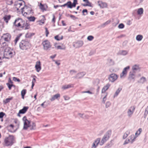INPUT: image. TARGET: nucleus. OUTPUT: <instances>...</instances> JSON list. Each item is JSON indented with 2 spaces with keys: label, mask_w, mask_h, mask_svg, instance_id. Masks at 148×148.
Instances as JSON below:
<instances>
[{
  "label": "nucleus",
  "mask_w": 148,
  "mask_h": 148,
  "mask_svg": "<svg viewBox=\"0 0 148 148\" xmlns=\"http://www.w3.org/2000/svg\"><path fill=\"white\" fill-rule=\"evenodd\" d=\"M15 55L14 51L9 47H6L4 50L3 56L7 59L11 58Z\"/></svg>",
  "instance_id": "f257e3e1"
},
{
  "label": "nucleus",
  "mask_w": 148,
  "mask_h": 148,
  "mask_svg": "<svg viewBox=\"0 0 148 148\" xmlns=\"http://www.w3.org/2000/svg\"><path fill=\"white\" fill-rule=\"evenodd\" d=\"M29 42L25 40H22L19 44L20 48L23 50H25L31 47Z\"/></svg>",
  "instance_id": "f03ea898"
},
{
  "label": "nucleus",
  "mask_w": 148,
  "mask_h": 148,
  "mask_svg": "<svg viewBox=\"0 0 148 148\" xmlns=\"http://www.w3.org/2000/svg\"><path fill=\"white\" fill-rule=\"evenodd\" d=\"M111 130H109L106 133L100 143V145H103L104 143L109 139L111 135Z\"/></svg>",
  "instance_id": "7ed1b4c3"
},
{
  "label": "nucleus",
  "mask_w": 148,
  "mask_h": 148,
  "mask_svg": "<svg viewBox=\"0 0 148 148\" xmlns=\"http://www.w3.org/2000/svg\"><path fill=\"white\" fill-rule=\"evenodd\" d=\"M32 124H31V121H24L23 129L26 130L28 127H32L31 128H30L31 130L35 129L36 126L35 124L33 122H32Z\"/></svg>",
  "instance_id": "20e7f679"
},
{
  "label": "nucleus",
  "mask_w": 148,
  "mask_h": 148,
  "mask_svg": "<svg viewBox=\"0 0 148 148\" xmlns=\"http://www.w3.org/2000/svg\"><path fill=\"white\" fill-rule=\"evenodd\" d=\"M73 3L71 1H68L66 3L63 5H60L61 7H65L66 6L67 8H72L73 7H75L76 6V5L78 3L77 0H73Z\"/></svg>",
  "instance_id": "39448f33"
},
{
  "label": "nucleus",
  "mask_w": 148,
  "mask_h": 148,
  "mask_svg": "<svg viewBox=\"0 0 148 148\" xmlns=\"http://www.w3.org/2000/svg\"><path fill=\"white\" fill-rule=\"evenodd\" d=\"M13 140L14 136L12 135H10L8 137L5 138L4 139L5 146L12 145L13 144Z\"/></svg>",
  "instance_id": "423d86ee"
},
{
  "label": "nucleus",
  "mask_w": 148,
  "mask_h": 148,
  "mask_svg": "<svg viewBox=\"0 0 148 148\" xmlns=\"http://www.w3.org/2000/svg\"><path fill=\"white\" fill-rule=\"evenodd\" d=\"M118 77V76L115 73H112L110 74L108 77L110 82L112 83L114 82Z\"/></svg>",
  "instance_id": "0eeeda50"
},
{
  "label": "nucleus",
  "mask_w": 148,
  "mask_h": 148,
  "mask_svg": "<svg viewBox=\"0 0 148 148\" xmlns=\"http://www.w3.org/2000/svg\"><path fill=\"white\" fill-rule=\"evenodd\" d=\"M23 21L21 18H18L15 20L14 23V25L16 27H19L22 25Z\"/></svg>",
  "instance_id": "6e6552de"
},
{
  "label": "nucleus",
  "mask_w": 148,
  "mask_h": 148,
  "mask_svg": "<svg viewBox=\"0 0 148 148\" xmlns=\"http://www.w3.org/2000/svg\"><path fill=\"white\" fill-rule=\"evenodd\" d=\"M42 44L44 49L46 50H48L49 48H51V46L49 42L47 40L44 41L42 42Z\"/></svg>",
  "instance_id": "1a4fd4ad"
},
{
  "label": "nucleus",
  "mask_w": 148,
  "mask_h": 148,
  "mask_svg": "<svg viewBox=\"0 0 148 148\" xmlns=\"http://www.w3.org/2000/svg\"><path fill=\"white\" fill-rule=\"evenodd\" d=\"M11 36L9 33H6L3 34L1 38L3 39L5 41L9 42L11 40Z\"/></svg>",
  "instance_id": "9d476101"
},
{
  "label": "nucleus",
  "mask_w": 148,
  "mask_h": 148,
  "mask_svg": "<svg viewBox=\"0 0 148 148\" xmlns=\"http://www.w3.org/2000/svg\"><path fill=\"white\" fill-rule=\"evenodd\" d=\"M130 66H127L123 69L122 72L120 75L121 78H122L124 76H126L127 73V71L130 69Z\"/></svg>",
  "instance_id": "9b49d317"
},
{
  "label": "nucleus",
  "mask_w": 148,
  "mask_h": 148,
  "mask_svg": "<svg viewBox=\"0 0 148 148\" xmlns=\"http://www.w3.org/2000/svg\"><path fill=\"white\" fill-rule=\"evenodd\" d=\"M135 110V107L134 106H131L127 112L128 116H131L134 113Z\"/></svg>",
  "instance_id": "f8f14e48"
},
{
  "label": "nucleus",
  "mask_w": 148,
  "mask_h": 148,
  "mask_svg": "<svg viewBox=\"0 0 148 148\" xmlns=\"http://www.w3.org/2000/svg\"><path fill=\"white\" fill-rule=\"evenodd\" d=\"M135 71H130L129 73L128 77V79L130 80L133 79L135 80Z\"/></svg>",
  "instance_id": "ddd939ff"
},
{
  "label": "nucleus",
  "mask_w": 148,
  "mask_h": 148,
  "mask_svg": "<svg viewBox=\"0 0 148 148\" xmlns=\"http://www.w3.org/2000/svg\"><path fill=\"white\" fill-rule=\"evenodd\" d=\"M28 108L29 107L28 106H24L22 109L19 110L18 113V116H20V114L25 113L27 111Z\"/></svg>",
  "instance_id": "4468645a"
},
{
  "label": "nucleus",
  "mask_w": 148,
  "mask_h": 148,
  "mask_svg": "<svg viewBox=\"0 0 148 148\" xmlns=\"http://www.w3.org/2000/svg\"><path fill=\"white\" fill-rule=\"evenodd\" d=\"M22 23V25L20 26L21 28H23L24 29H28L29 28V25L28 23L24 21H23Z\"/></svg>",
  "instance_id": "2eb2a0df"
},
{
  "label": "nucleus",
  "mask_w": 148,
  "mask_h": 148,
  "mask_svg": "<svg viewBox=\"0 0 148 148\" xmlns=\"http://www.w3.org/2000/svg\"><path fill=\"white\" fill-rule=\"evenodd\" d=\"M86 74L84 72H82L78 73L75 76L73 77L75 78L79 79L82 77Z\"/></svg>",
  "instance_id": "dca6fc26"
},
{
  "label": "nucleus",
  "mask_w": 148,
  "mask_h": 148,
  "mask_svg": "<svg viewBox=\"0 0 148 148\" xmlns=\"http://www.w3.org/2000/svg\"><path fill=\"white\" fill-rule=\"evenodd\" d=\"M97 2L99 6L101 8H106L107 6V4L106 2H103L101 1H98Z\"/></svg>",
  "instance_id": "f3484780"
},
{
  "label": "nucleus",
  "mask_w": 148,
  "mask_h": 148,
  "mask_svg": "<svg viewBox=\"0 0 148 148\" xmlns=\"http://www.w3.org/2000/svg\"><path fill=\"white\" fill-rule=\"evenodd\" d=\"M83 44V42L82 41H79L76 42L75 44L73 45L74 47L79 48L81 47Z\"/></svg>",
  "instance_id": "a211bd4d"
},
{
  "label": "nucleus",
  "mask_w": 148,
  "mask_h": 148,
  "mask_svg": "<svg viewBox=\"0 0 148 148\" xmlns=\"http://www.w3.org/2000/svg\"><path fill=\"white\" fill-rule=\"evenodd\" d=\"M35 67L37 72H39L41 69L40 63V61L37 62L36 63Z\"/></svg>",
  "instance_id": "6ab92c4d"
},
{
  "label": "nucleus",
  "mask_w": 148,
  "mask_h": 148,
  "mask_svg": "<svg viewBox=\"0 0 148 148\" xmlns=\"http://www.w3.org/2000/svg\"><path fill=\"white\" fill-rule=\"evenodd\" d=\"M110 86V84L108 83L102 89L101 92L102 93H104L105 91L107 90Z\"/></svg>",
  "instance_id": "aec40b11"
},
{
  "label": "nucleus",
  "mask_w": 148,
  "mask_h": 148,
  "mask_svg": "<svg viewBox=\"0 0 148 148\" xmlns=\"http://www.w3.org/2000/svg\"><path fill=\"white\" fill-rule=\"evenodd\" d=\"M60 97V95L59 94H57L55 95H53L50 100L51 101L54 100L55 99H57Z\"/></svg>",
  "instance_id": "412c9836"
},
{
  "label": "nucleus",
  "mask_w": 148,
  "mask_h": 148,
  "mask_svg": "<svg viewBox=\"0 0 148 148\" xmlns=\"http://www.w3.org/2000/svg\"><path fill=\"white\" fill-rule=\"evenodd\" d=\"M133 71H140V69L139 66L137 65H134L132 67Z\"/></svg>",
  "instance_id": "4be33fe9"
},
{
  "label": "nucleus",
  "mask_w": 148,
  "mask_h": 148,
  "mask_svg": "<svg viewBox=\"0 0 148 148\" xmlns=\"http://www.w3.org/2000/svg\"><path fill=\"white\" fill-rule=\"evenodd\" d=\"M20 1H23V2H24V1L22 0H18L17 1L15 2L14 5L20 7L23 4L22 2H19Z\"/></svg>",
  "instance_id": "5701e85b"
},
{
  "label": "nucleus",
  "mask_w": 148,
  "mask_h": 148,
  "mask_svg": "<svg viewBox=\"0 0 148 148\" xmlns=\"http://www.w3.org/2000/svg\"><path fill=\"white\" fill-rule=\"evenodd\" d=\"M11 18V16L9 15H5L3 17V19L4 21L6 23L8 22V21Z\"/></svg>",
  "instance_id": "b1692460"
},
{
  "label": "nucleus",
  "mask_w": 148,
  "mask_h": 148,
  "mask_svg": "<svg viewBox=\"0 0 148 148\" xmlns=\"http://www.w3.org/2000/svg\"><path fill=\"white\" fill-rule=\"evenodd\" d=\"M107 63L109 66L113 65L114 64V62L112 59H108Z\"/></svg>",
  "instance_id": "393cba45"
},
{
  "label": "nucleus",
  "mask_w": 148,
  "mask_h": 148,
  "mask_svg": "<svg viewBox=\"0 0 148 148\" xmlns=\"http://www.w3.org/2000/svg\"><path fill=\"white\" fill-rule=\"evenodd\" d=\"M13 97H11L10 98H7L5 100H3V103L4 104H6L10 102V101L11 100L13 99Z\"/></svg>",
  "instance_id": "a878e982"
},
{
  "label": "nucleus",
  "mask_w": 148,
  "mask_h": 148,
  "mask_svg": "<svg viewBox=\"0 0 148 148\" xmlns=\"http://www.w3.org/2000/svg\"><path fill=\"white\" fill-rule=\"evenodd\" d=\"M78 115L80 117L83 118V119H88V115H84V114H81L80 113H78Z\"/></svg>",
  "instance_id": "bb28decb"
},
{
  "label": "nucleus",
  "mask_w": 148,
  "mask_h": 148,
  "mask_svg": "<svg viewBox=\"0 0 148 148\" xmlns=\"http://www.w3.org/2000/svg\"><path fill=\"white\" fill-rule=\"evenodd\" d=\"M110 20H108L105 23L101 24L100 25V27L103 28L105 27L106 25L110 24Z\"/></svg>",
  "instance_id": "cd10ccee"
},
{
  "label": "nucleus",
  "mask_w": 148,
  "mask_h": 148,
  "mask_svg": "<svg viewBox=\"0 0 148 148\" xmlns=\"http://www.w3.org/2000/svg\"><path fill=\"white\" fill-rule=\"evenodd\" d=\"M143 9L142 8H140L138 9L137 12L138 15H141L143 14Z\"/></svg>",
  "instance_id": "c85d7f7f"
},
{
  "label": "nucleus",
  "mask_w": 148,
  "mask_h": 148,
  "mask_svg": "<svg viewBox=\"0 0 148 148\" xmlns=\"http://www.w3.org/2000/svg\"><path fill=\"white\" fill-rule=\"evenodd\" d=\"M130 132L129 130L127 131L124 134L123 137V139H125L126 138L128 135L130 134Z\"/></svg>",
  "instance_id": "c756f323"
},
{
  "label": "nucleus",
  "mask_w": 148,
  "mask_h": 148,
  "mask_svg": "<svg viewBox=\"0 0 148 148\" xmlns=\"http://www.w3.org/2000/svg\"><path fill=\"white\" fill-rule=\"evenodd\" d=\"M121 88H119L116 90L114 96V97L117 96L120 91H121Z\"/></svg>",
  "instance_id": "7c9ffc66"
},
{
  "label": "nucleus",
  "mask_w": 148,
  "mask_h": 148,
  "mask_svg": "<svg viewBox=\"0 0 148 148\" xmlns=\"http://www.w3.org/2000/svg\"><path fill=\"white\" fill-rule=\"evenodd\" d=\"M146 81V78L144 77H143L140 78L139 82L142 84H143Z\"/></svg>",
  "instance_id": "2f4dec72"
},
{
  "label": "nucleus",
  "mask_w": 148,
  "mask_h": 148,
  "mask_svg": "<svg viewBox=\"0 0 148 148\" xmlns=\"http://www.w3.org/2000/svg\"><path fill=\"white\" fill-rule=\"evenodd\" d=\"M71 87V84L66 85L62 86V89L63 90H65L70 88Z\"/></svg>",
  "instance_id": "473e14b6"
},
{
  "label": "nucleus",
  "mask_w": 148,
  "mask_h": 148,
  "mask_svg": "<svg viewBox=\"0 0 148 148\" xmlns=\"http://www.w3.org/2000/svg\"><path fill=\"white\" fill-rule=\"evenodd\" d=\"M27 12H25L24 13V14L26 13V14H30L33 13V12H32V10L31 8L28 7L27 8Z\"/></svg>",
  "instance_id": "72a5a7b5"
},
{
  "label": "nucleus",
  "mask_w": 148,
  "mask_h": 148,
  "mask_svg": "<svg viewBox=\"0 0 148 148\" xmlns=\"http://www.w3.org/2000/svg\"><path fill=\"white\" fill-rule=\"evenodd\" d=\"M84 2H85L86 3V4L88 5V6L92 7H93V4L91 3L88 0H83Z\"/></svg>",
  "instance_id": "f704fd0d"
},
{
  "label": "nucleus",
  "mask_w": 148,
  "mask_h": 148,
  "mask_svg": "<svg viewBox=\"0 0 148 148\" xmlns=\"http://www.w3.org/2000/svg\"><path fill=\"white\" fill-rule=\"evenodd\" d=\"M143 38V36L141 35H137L136 37V40L138 41H140Z\"/></svg>",
  "instance_id": "c9c22d12"
},
{
  "label": "nucleus",
  "mask_w": 148,
  "mask_h": 148,
  "mask_svg": "<svg viewBox=\"0 0 148 148\" xmlns=\"http://www.w3.org/2000/svg\"><path fill=\"white\" fill-rule=\"evenodd\" d=\"M142 131V129L141 128L139 129L135 133L136 136V137L138 136L140 134Z\"/></svg>",
  "instance_id": "e433bc0d"
},
{
  "label": "nucleus",
  "mask_w": 148,
  "mask_h": 148,
  "mask_svg": "<svg viewBox=\"0 0 148 148\" xmlns=\"http://www.w3.org/2000/svg\"><path fill=\"white\" fill-rule=\"evenodd\" d=\"M128 53V51L126 50H121L120 51V54L123 56L126 55Z\"/></svg>",
  "instance_id": "4c0bfd02"
},
{
  "label": "nucleus",
  "mask_w": 148,
  "mask_h": 148,
  "mask_svg": "<svg viewBox=\"0 0 148 148\" xmlns=\"http://www.w3.org/2000/svg\"><path fill=\"white\" fill-rule=\"evenodd\" d=\"M27 18L30 21H34L36 19V18L34 16L28 17Z\"/></svg>",
  "instance_id": "58836bf2"
},
{
  "label": "nucleus",
  "mask_w": 148,
  "mask_h": 148,
  "mask_svg": "<svg viewBox=\"0 0 148 148\" xmlns=\"http://www.w3.org/2000/svg\"><path fill=\"white\" fill-rule=\"evenodd\" d=\"M55 39L57 40H62L63 38V36H62L61 37H59V35H58L55 36Z\"/></svg>",
  "instance_id": "ea45409f"
},
{
  "label": "nucleus",
  "mask_w": 148,
  "mask_h": 148,
  "mask_svg": "<svg viewBox=\"0 0 148 148\" xmlns=\"http://www.w3.org/2000/svg\"><path fill=\"white\" fill-rule=\"evenodd\" d=\"M100 138H98L95 140V141L94 143H96V144L97 145L99 143H100Z\"/></svg>",
  "instance_id": "a19ab883"
},
{
  "label": "nucleus",
  "mask_w": 148,
  "mask_h": 148,
  "mask_svg": "<svg viewBox=\"0 0 148 148\" xmlns=\"http://www.w3.org/2000/svg\"><path fill=\"white\" fill-rule=\"evenodd\" d=\"M94 38V37L93 36H88L87 39L89 41H91L93 40Z\"/></svg>",
  "instance_id": "79ce46f5"
},
{
  "label": "nucleus",
  "mask_w": 148,
  "mask_h": 148,
  "mask_svg": "<svg viewBox=\"0 0 148 148\" xmlns=\"http://www.w3.org/2000/svg\"><path fill=\"white\" fill-rule=\"evenodd\" d=\"M21 34H20L18 36H17L15 39V44L17 42L18 40L19 39L20 37L21 36Z\"/></svg>",
  "instance_id": "37998d69"
},
{
  "label": "nucleus",
  "mask_w": 148,
  "mask_h": 148,
  "mask_svg": "<svg viewBox=\"0 0 148 148\" xmlns=\"http://www.w3.org/2000/svg\"><path fill=\"white\" fill-rule=\"evenodd\" d=\"M6 84L8 86L9 90H10L11 89L12 87L14 86L12 84H10L9 83H7Z\"/></svg>",
  "instance_id": "c03bdc74"
},
{
  "label": "nucleus",
  "mask_w": 148,
  "mask_h": 148,
  "mask_svg": "<svg viewBox=\"0 0 148 148\" xmlns=\"http://www.w3.org/2000/svg\"><path fill=\"white\" fill-rule=\"evenodd\" d=\"M36 81V79L35 78H33L32 82V86H31V88L33 89V87L34 85V82Z\"/></svg>",
  "instance_id": "a18cd8bd"
},
{
  "label": "nucleus",
  "mask_w": 148,
  "mask_h": 148,
  "mask_svg": "<svg viewBox=\"0 0 148 148\" xmlns=\"http://www.w3.org/2000/svg\"><path fill=\"white\" fill-rule=\"evenodd\" d=\"M124 27V25L123 23H121L118 25V28L119 29H123Z\"/></svg>",
  "instance_id": "49530a36"
},
{
  "label": "nucleus",
  "mask_w": 148,
  "mask_h": 148,
  "mask_svg": "<svg viewBox=\"0 0 148 148\" xmlns=\"http://www.w3.org/2000/svg\"><path fill=\"white\" fill-rule=\"evenodd\" d=\"M111 103L110 101H107L106 105V108H108L111 105Z\"/></svg>",
  "instance_id": "de8ad7c7"
},
{
  "label": "nucleus",
  "mask_w": 148,
  "mask_h": 148,
  "mask_svg": "<svg viewBox=\"0 0 148 148\" xmlns=\"http://www.w3.org/2000/svg\"><path fill=\"white\" fill-rule=\"evenodd\" d=\"M26 92V90L25 89L21 91V95H25Z\"/></svg>",
  "instance_id": "09e8293b"
},
{
  "label": "nucleus",
  "mask_w": 148,
  "mask_h": 148,
  "mask_svg": "<svg viewBox=\"0 0 148 148\" xmlns=\"http://www.w3.org/2000/svg\"><path fill=\"white\" fill-rule=\"evenodd\" d=\"M107 94H106V95L104 96V97H103V99L102 102L105 103V101L106 100V97L107 96Z\"/></svg>",
  "instance_id": "8fccbe9b"
},
{
  "label": "nucleus",
  "mask_w": 148,
  "mask_h": 148,
  "mask_svg": "<svg viewBox=\"0 0 148 148\" xmlns=\"http://www.w3.org/2000/svg\"><path fill=\"white\" fill-rule=\"evenodd\" d=\"M70 16L72 19L73 20L78 19V18L77 17H75V16L73 15H70Z\"/></svg>",
  "instance_id": "3c124183"
},
{
  "label": "nucleus",
  "mask_w": 148,
  "mask_h": 148,
  "mask_svg": "<svg viewBox=\"0 0 148 148\" xmlns=\"http://www.w3.org/2000/svg\"><path fill=\"white\" fill-rule=\"evenodd\" d=\"M13 80L14 81H17L18 82H19L20 81V80L19 79H18L16 77H13Z\"/></svg>",
  "instance_id": "603ef678"
},
{
  "label": "nucleus",
  "mask_w": 148,
  "mask_h": 148,
  "mask_svg": "<svg viewBox=\"0 0 148 148\" xmlns=\"http://www.w3.org/2000/svg\"><path fill=\"white\" fill-rule=\"evenodd\" d=\"M29 34H30L29 33H27L25 35L26 37L29 38L31 37L32 36V35H30Z\"/></svg>",
  "instance_id": "864d4df0"
},
{
  "label": "nucleus",
  "mask_w": 148,
  "mask_h": 148,
  "mask_svg": "<svg viewBox=\"0 0 148 148\" xmlns=\"http://www.w3.org/2000/svg\"><path fill=\"white\" fill-rule=\"evenodd\" d=\"M45 32H46V36L47 37L48 34L49 33V32L47 28V27L45 28Z\"/></svg>",
  "instance_id": "5fc2aeb1"
},
{
  "label": "nucleus",
  "mask_w": 148,
  "mask_h": 148,
  "mask_svg": "<svg viewBox=\"0 0 148 148\" xmlns=\"http://www.w3.org/2000/svg\"><path fill=\"white\" fill-rule=\"evenodd\" d=\"M63 97L64 98V99L65 100H69L70 98L69 97L66 95L64 96Z\"/></svg>",
  "instance_id": "6e6d98bb"
},
{
  "label": "nucleus",
  "mask_w": 148,
  "mask_h": 148,
  "mask_svg": "<svg viewBox=\"0 0 148 148\" xmlns=\"http://www.w3.org/2000/svg\"><path fill=\"white\" fill-rule=\"evenodd\" d=\"M70 72L71 75H73V73H76L77 71L75 70H72L70 71Z\"/></svg>",
  "instance_id": "4d7b16f0"
},
{
  "label": "nucleus",
  "mask_w": 148,
  "mask_h": 148,
  "mask_svg": "<svg viewBox=\"0 0 148 148\" xmlns=\"http://www.w3.org/2000/svg\"><path fill=\"white\" fill-rule=\"evenodd\" d=\"M5 114L3 112H0V118H2Z\"/></svg>",
  "instance_id": "13d9d810"
},
{
  "label": "nucleus",
  "mask_w": 148,
  "mask_h": 148,
  "mask_svg": "<svg viewBox=\"0 0 148 148\" xmlns=\"http://www.w3.org/2000/svg\"><path fill=\"white\" fill-rule=\"evenodd\" d=\"M130 140L128 139V140H126L124 142V143H123V145H125L126 144H127L129 143L130 142Z\"/></svg>",
  "instance_id": "bf43d9fd"
},
{
  "label": "nucleus",
  "mask_w": 148,
  "mask_h": 148,
  "mask_svg": "<svg viewBox=\"0 0 148 148\" xmlns=\"http://www.w3.org/2000/svg\"><path fill=\"white\" fill-rule=\"evenodd\" d=\"M82 12V13H83V15H85V14H84V12H86L87 13L86 14H87V10L86 9H84V10H83Z\"/></svg>",
  "instance_id": "052dcab7"
},
{
  "label": "nucleus",
  "mask_w": 148,
  "mask_h": 148,
  "mask_svg": "<svg viewBox=\"0 0 148 148\" xmlns=\"http://www.w3.org/2000/svg\"><path fill=\"white\" fill-rule=\"evenodd\" d=\"M40 8L43 10H45V9L44 8V7L43 5H42V4L40 3Z\"/></svg>",
  "instance_id": "680f3d73"
},
{
  "label": "nucleus",
  "mask_w": 148,
  "mask_h": 148,
  "mask_svg": "<svg viewBox=\"0 0 148 148\" xmlns=\"http://www.w3.org/2000/svg\"><path fill=\"white\" fill-rule=\"evenodd\" d=\"M57 49H65V48H62L60 46L58 45L57 46Z\"/></svg>",
  "instance_id": "e2e57ef3"
},
{
  "label": "nucleus",
  "mask_w": 148,
  "mask_h": 148,
  "mask_svg": "<svg viewBox=\"0 0 148 148\" xmlns=\"http://www.w3.org/2000/svg\"><path fill=\"white\" fill-rule=\"evenodd\" d=\"M52 21L54 23L55 22V18L54 15H53V18L52 19Z\"/></svg>",
  "instance_id": "0e129e2a"
},
{
  "label": "nucleus",
  "mask_w": 148,
  "mask_h": 148,
  "mask_svg": "<svg viewBox=\"0 0 148 148\" xmlns=\"http://www.w3.org/2000/svg\"><path fill=\"white\" fill-rule=\"evenodd\" d=\"M148 113V111L147 110H145V111L144 113V117H145L147 115Z\"/></svg>",
  "instance_id": "69168bd1"
},
{
  "label": "nucleus",
  "mask_w": 148,
  "mask_h": 148,
  "mask_svg": "<svg viewBox=\"0 0 148 148\" xmlns=\"http://www.w3.org/2000/svg\"><path fill=\"white\" fill-rule=\"evenodd\" d=\"M97 146V145H96L95 143H94L91 148H95Z\"/></svg>",
  "instance_id": "338daca9"
},
{
  "label": "nucleus",
  "mask_w": 148,
  "mask_h": 148,
  "mask_svg": "<svg viewBox=\"0 0 148 148\" xmlns=\"http://www.w3.org/2000/svg\"><path fill=\"white\" fill-rule=\"evenodd\" d=\"M56 54H55L54 55L50 56V58H51V59H53L54 58L56 57Z\"/></svg>",
  "instance_id": "774afa93"
}]
</instances>
